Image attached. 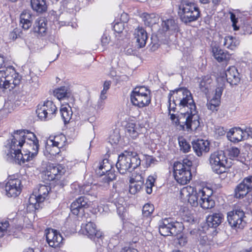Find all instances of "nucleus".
Wrapping results in <instances>:
<instances>
[{"label": "nucleus", "instance_id": "f257e3e1", "mask_svg": "<svg viewBox=\"0 0 252 252\" xmlns=\"http://www.w3.org/2000/svg\"><path fill=\"white\" fill-rule=\"evenodd\" d=\"M213 191L212 189L204 187L196 189L191 186L183 188L180 191V197L192 207L199 206L207 210L213 208L215 202L213 198Z\"/></svg>", "mask_w": 252, "mask_h": 252}, {"label": "nucleus", "instance_id": "f03ea898", "mask_svg": "<svg viewBox=\"0 0 252 252\" xmlns=\"http://www.w3.org/2000/svg\"><path fill=\"white\" fill-rule=\"evenodd\" d=\"M170 119L172 124L179 130L195 132L201 127V118L196 108L177 114H170Z\"/></svg>", "mask_w": 252, "mask_h": 252}, {"label": "nucleus", "instance_id": "7ed1b4c3", "mask_svg": "<svg viewBox=\"0 0 252 252\" xmlns=\"http://www.w3.org/2000/svg\"><path fill=\"white\" fill-rule=\"evenodd\" d=\"M21 150L16 141H11L5 146V153L8 160L19 165L33 160L38 155L39 150L23 145Z\"/></svg>", "mask_w": 252, "mask_h": 252}, {"label": "nucleus", "instance_id": "20e7f679", "mask_svg": "<svg viewBox=\"0 0 252 252\" xmlns=\"http://www.w3.org/2000/svg\"><path fill=\"white\" fill-rule=\"evenodd\" d=\"M192 162L188 158L175 161L171 167L172 175L175 181L180 185H186L192 179L191 169Z\"/></svg>", "mask_w": 252, "mask_h": 252}, {"label": "nucleus", "instance_id": "39448f33", "mask_svg": "<svg viewBox=\"0 0 252 252\" xmlns=\"http://www.w3.org/2000/svg\"><path fill=\"white\" fill-rule=\"evenodd\" d=\"M169 101H173L179 107V112L183 113L196 108L190 91L185 88L172 91L169 94Z\"/></svg>", "mask_w": 252, "mask_h": 252}, {"label": "nucleus", "instance_id": "423d86ee", "mask_svg": "<svg viewBox=\"0 0 252 252\" xmlns=\"http://www.w3.org/2000/svg\"><path fill=\"white\" fill-rule=\"evenodd\" d=\"M141 163V160L136 153L125 151L119 155L116 167L121 174H125L137 168Z\"/></svg>", "mask_w": 252, "mask_h": 252}, {"label": "nucleus", "instance_id": "0eeeda50", "mask_svg": "<svg viewBox=\"0 0 252 252\" xmlns=\"http://www.w3.org/2000/svg\"><path fill=\"white\" fill-rule=\"evenodd\" d=\"M21 79V76L11 67L0 70V92L11 91L20 84Z\"/></svg>", "mask_w": 252, "mask_h": 252}, {"label": "nucleus", "instance_id": "6e6552de", "mask_svg": "<svg viewBox=\"0 0 252 252\" xmlns=\"http://www.w3.org/2000/svg\"><path fill=\"white\" fill-rule=\"evenodd\" d=\"M50 191L48 186L40 185L37 191L29 197L26 205V211L29 213H34L40 208V204L47 198Z\"/></svg>", "mask_w": 252, "mask_h": 252}, {"label": "nucleus", "instance_id": "1a4fd4ad", "mask_svg": "<svg viewBox=\"0 0 252 252\" xmlns=\"http://www.w3.org/2000/svg\"><path fill=\"white\" fill-rule=\"evenodd\" d=\"M208 160L212 170L218 174L226 172L231 166V162L228 161L227 158L222 152L212 153Z\"/></svg>", "mask_w": 252, "mask_h": 252}, {"label": "nucleus", "instance_id": "9d476101", "mask_svg": "<svg viewBox=\"0 0 252 252\" xmlns=\"http://www.w3.org/2000/svg\"><path fill=\"white\" fill-rule=\"evenodd\" d=\"M179 14L182 21L188 23L196 20L200 16V12L194 4L183 2L180 5Z\"/></svg>", "mask_w": 252, "mask_h": 252}, {"label": "nucleus", "instance_id": "9b49d317", "mask_svg": "<svg viewBox=\"0 0 252 252\" xmlns=\"http://www.w3.org/2000/svg\"><path fill=\"white\" fill-rule=\"evenodd\" d=\"M11 141H16L20 148L25 145L34 149H39V140L35 134L29 131H21L15 134Z\"/></svg>", "mask_w": 252, "mask_h": 252}, {"label": "nucleus", "instance_id": "f8f14e48", "mask_svg": "<svg viewBox=\"0 0 252 252\" xmlns=\"http://www.w3.org/2000/svg\"><path fill=\"white\" fill-rule=\"evenodd\" d=\"M131 103L139 107L148 105L151 102L150 92L144 87L135 88L130 95Z\"/></svg>", "mask_w": 252, "mask_h": 252}, {"label": "nucleus", "instance_id": "ddd939ff", "mask_svg": "<svg viewBox=\"0 0 252 252\" xmlns=\"http://www.w3.org/2000/svg\"><path fill=\"white\" fill-rule=\"evenodd\" d=\"M65 141L66 138L63 134L50 137L45 145L44 154L46 156H54L59 154L60 152V149L64 146Z\"/></svg>", "mask_w": 252, "mask_h": 252}, {"label": "nucleus", "instance_id": "4468645a", "mask_svg": "<svg viewBox=\"0 0 252 252\" xmlns=\"http://www.w3.org/2000/svg\"><path fill=\"white\" fill-rule=\"evenodd\" d=\"M57 111V108L55 104L52 101L47 100L38 105L36 114L39 119L44 120L54 117Z\"/></svg>", "mask_w": 252, "mask_h": 252}, {"label": "nucleus", "instance_id": "2eb2a0df", "mask_svg": "<svg viewBox=\"0 0 252 252\" xmlns=\"http://www.w3.org/2000/svg\"><path fill=\"white\" fill-rule=\"evenodd\" d=\"M67 172V168L63 164H49L42 174L48 180H60Z\"/></svg>", "mask_w": 252, "mask_h": 252}, {"label": "nucleus", "instance_id": "dca6fc26", "mask_svg": "<svg viewBox=\"0 0 252 252\" xmlns=\"http://www.w3.org/2000/svg\"><path fill=\"white\" fill-rule=\"evenodd\" d=\"M184 230L183 224L179 222L169 221L164 220L159 227V232L161 235L169 236L171 234H178Z\"/></svg>", "mask_w": 252, "mask_h": 252}, {"label": "nucleus", "instance_id": "f3484780", "mask_svg": "<svg viewBox=\"0 0 252 252\" xmlns=\"http://www.w3.org/2000/svg\"><path fill=\"white\" fill-rule=\"evenodd\" d=\"M193 151L198 157H201L208 154L211 150V141L206 138H197L192 142Z\"/></svg>", "mask_w": 252, "mask_h": 252}, {"label": "nucleus", "instance_id": "a211bd4d", "mask_svg": "<svg viewBox=\"0 0 252 252\" xmlns=\"http://www.w3.org/2000/svg\"><path fill=\"white\" fill-rule=\"evenodd\" d=\"M81 233L94 241L101 239L104 237V233L98 229L96 225L92 222L82 224L81 228Z\"/></svg>", "mask_w": 252, "mask_h": 252}, {"label": "nucleus", "instance_id": "6ab92c4d", "mask_svg": "<svg viewBox=\"0 0 252 252\" xmlns=\"http://www.w3.org/2000/svg\"><path fill=\"white\" fill-rule=\"evenodd\" d=\"M244 212L241 210L231 211L227 214V220L230 225L234 228H242L245 224Z\"/></svg>", "mask_w": 252, "mask_h": 252}, {"label": "nucleus", "instance_id": "aec40b11", "mask_svg": "<svg viewBox=\"0 0 252 252\" xmlns=\"http://www.w3.org/2000/svg\"><path fill=\"white\" fill-rule=\"evenodd\" d=\"M46 241L49 246L59 248L63 245V237L57 230L48 228L45 230Z\"/></svg>", "mask_w": 252, "mask_h": 252}, {"label": "nucleus", "instance_id": "412c9836", "mask_svg": "<svg viewBox=\"0 0 252 252\" xmlns=\"http://www.w3.org/2000/svg\"><path fill=\"white\" fill-rule=\"evenodd\" d=\"M5 194L8 197H16L22 190L21 182L20 179L10 178L5 185Z\"/></svg>", "mask_w": 252, "mask_h": 252}, {"label": "nucleus", "instance_id": "4be33fe9", "mask_svg": "<svg viewBox=\"0 0 252 252\" xmlns=\"http://www.w3.org/2000/svg\"><path fill=\"white\" fill-rule=\"evenodd\" d=\"M89 206V203L88 199L81 196L72 203L71 211L73 215L77 217H82L84 214V210Z\"/></svg>", "mask_w": 252, "mask_h": 252}, {"label": "nucleus", "instance_id": "5701e85b", "mask_svg": "<svg viewBox=\"0 0 252 252\" xmlns=\"http://www.w3.org/2000/svg\"><path fill=\"white\" fill-rule=\"evenodd\" d=\"M144 176L140 173H134L130 177L129 192L132 194H135L139 192L143 185Z\"/></svg>", "mask_w": 252, "mask_h": 252}, {"label": "nucleus", "instance_id": "b1692460", "mask_svg": "<svg viewBox=\"0 0 252 252\" xmlns=\"http://www.w3.org/2000/svg\"><path fill=\"white\" fill-rule=\"evenodd\" d=\"M239 161L247 166L252 167V146L244 144L241 150Z\"/></svg>", "mask_w": 252, "mask_h": 252}, {"label": "nucleus", "instance_id": "393cba45", "mask_svg": "<svg viewBox=\"0 0 252 252\" xmlns=\"http://www.w3.org/2000/svg\"><path fill=\"white\" fill-rule=\"evenodd\" d=\"M245 131L239 127H233L227 132L226 137L229 141L237 143L245 139Z\"/></svg>", "mask_w": 252, "mask_h": 252}, {"label": "nucleus", "instance_id": "a878e982", "mask_svg": "<svg viewBox=\"0 0 252 252\" xmlns=\"http://www.w3.org/2000/svg\"><path fill=\"white\" fill-rule=\"evenodd\" d=\"M32 15L29 10H24L20 16V25L24 30H29L32 24Z\"/></svg>", "mask_w": 252, "mask_h": 252}, {"label": "nucleus", "instance_id": "bb28decb", "mask_svg": "<svg viewBox=\"0 0 252 252\" xmlns=\"http://www.w3.org/2000/svg\"><path fill=\"white\" fill-rule=\"evenodd\" d=\"M141 128L135 123L129 122L126 127V135L129 139H135L139 136L140 133Z\"/></svg>", "mask_w": 252, "mask_h": 252}, {"label": "nucleus", "instance_id": "cd10ccee", "mask_svg": "<svg viewBox=\"0 0 252 252\" xmlns=\"http://www.w3.org/2000/svg\"><path fill=\"white\" fill-rule=\"evenodd\" d=\"M225 77L231 85L238 84L240 81V74L236 67L230 66L225 71Z\"/></svg>", "mask_w": 252, "mask_h": 252}, {"label": "nucleus", "instance_id": "c85d7f7f", "mask_svg": "<svg viewBox=\"0 0 252 252\" xmlns=\"http://www.w3.org/2000/svg\"><path fill=\"white\" fill-rule=\"evenodd\" d=\"M47 23L45 19L39 18L36 20L33 28V32L37 36H42L47 32Z\"/></svg>", "mask_w": 252, "mask_h": 252}, {"label": "nucleus", "instance_id": "c756f323", "mask_svg": "<svg viewBox=\"0 0 252 252\" xmlns=\"http://www.w3.org/2000/svg\"><path fill=\"white\" fill-rule=\"evenodd\" d=\"M212 52L214 58L220 63L227 62L231 58V55L228 52L224 51L219 47H214Z\"/></svg>", "mask_w": 252, "mask_h": 252}, {"label": "nucleus", "instance_id": "7c9ffc66", "mask_svg": "<svg viewBox=\"0 0 252 252\" xmlns=\"http://www.w3.org/2000/svg\"><path fill=\"white\" fill-rule=\"evenodd\" d=\"M31 6L33 11L40 14L46 12L48 9L46 0H31Z\"/></svg>", "mask_w": 252, "mask_h": 252}, {"label": "nucleus", "instance_id": "2f4dec72", "mask_svg": "<svg viewBox=\"0 0 252 252\" xmlns=\"http://www.w3.org/2000/svg\"><path fill=\"white\" fill-rule=\"evenodd\" d=\"M134 38L139 47L144 46L147 39V34L146 31L142 28H137L135 30Z\"/></svg>", "mask_w": 252, "mask_h": 252}, {"label": "nucleus", "instance_id": "473e14b6", "mask_svg": "<svg viewBox=\"0 0 252 252\" xmlns=\"http://www.w3.org/2000/svg\"><path fill=\"white\" fill-rule=\"evenodd\" d=\"M60 112L64 123H68L71 119L73 113L71 107L67 104H62L60 108Z\"/></svg>", "mask_w": 252, "mask_h": 252}, {"label": "nucleus", "instance_id": "72a5a7b5", "mask_svg": "<svg viewBox=\"0 0 252 252\" xmlns=\"http://www.w3.org/2000/svg\"><path fill=\"white\" fill-rule=\"evenodd\" d=\"M223 215L220 213H214L207 217L206 221L209 227H216L221 222Z\"/></svg>", "mask_w": 252, "mask_h": 252}, {"label": "nucleus", "instance_id": "f704fd0d", "mask_svg": "<svg viewBox=\"0 0 252 252\" xmlns=\"http://www.w3.org/2000/svg\"><path fill=\"white\" fill-rule=\"evenodd\" d=\"M250 190L242 181L235 188L234 196L237 199L244 198L250 192Z\"/></svg>", "mask_w": 252, "mask_h": 252}, {"label": "nucleus", "instance_id": "c9c22d12", "mask_svg": "<svg viewBox=\"0 0 252 252\" xmlns=\"http://www.w3.org/2000/svg\"><path fill=\"white\" fill-rule=\"evenodd\" d=\"M239 43V40L233 36L228 35L224 38L223 45L229 50H234Z\"/></svg>", "mask_w": 252, "mask_h": 252}, {"label": "nucleus", "instance_id": "e433bc0d", "mask_svg": "<svg viewBox=\"0 0 252 252\" xmlns=\"http://www.w3.org/2000/svg\"><path fill=\"white\" fill-rule=\"evenodd\" d=\"M229 14L233 30L238 31L240 28L239 21L241 18V13L238 10H234L230 12Z\"/></svg>", "mask_w": 252, "mask_h": 252}, {"label": "nucleus", "instance_id": "4c0bfd02", "mask_svg": "<svg viewBox=\"0 0 252 252\" xmlns=\"http://www.w3.org/2000/svg\"><path fill=\"white\" fill-rule=\"evenodd\" d=\"M54 95L58 99H63L71 96L70 91L65 87L56 89L53 92Z\"/></svg>", "mask_w": 252, "mask_h": 252}, {"label": "nucleus", "instance_id": "58836bf2", "mask_svg": "<svg viewBox=\"0 0 252 252\" xmlns=\"http://www.w3.org/2000/svg\"><path fill=\"white\" fill-rule=\"evenodd\" d=\"M180 151L183 153H188L190 151L191 145L189 140L183 136H180L178 139Z\"/></svg>", "mask_w": 252, "mask_h": 252}, {"label": "nucleus", "instance_id": "ea45409f", "mask_svg": "<svg viewBox=\"0 0 252 252\" xmlns=\"http://www.w3.org/2000/svg\"><path fill=\"white\" fill-rule=\"evenodd\" d=\"M111 168L112 166L108 160L105 159L103 160L100 163L97 170V173L100 176H103L105 174V173H107L108 171L111 169Z\"/></svg>", "mask_w": 252, "mask_h": 252}, {"label": "nucleus", "instance_id": "a19ab883", "mask_svg": "<svg viewBox=\"0 0 252 252\" xmlns=\"http://www.w3.org/2000/svg\"><path fill=\"white\" fill-rule=\"evenodd\" d=\"M221 94V91L220 90L215 98H212L209 101L207 104L208 109L212 111L216 110L217 107L220 104Z\"/></svg>", "mask_w": 252, "mask_h": 252}, {"label": "nucleus", "instance_id": "79ce46f5", "mask_svg": "<svg viewBox=\"0 0 252 252\" xmlns=\"http://www.w3.org/2000/svg\"><path fill=\"white\" fill-rule=\"evenodd\" d=\"M156 177L154 175H149L146 179L145 184V191L148 194H151L153 191V187L154 186Z\"/></svg>", "mask_w": 252, "mask_h": 252}, {"label": "nucleus", "instance_id": "37998d69", "mask_svg": "<svg viewBox=\"0 0 252 252\" xmlns=\"http://www.w3.org/2000/svg\"><path fill=\"white\" fill-rule=\"evenodd\" d=\"M157 160L153 156L147 154L143 155L142 164L144 167L148 168L155 164Z\"/></svg>", "mask_w": 252, "mask_h": 252}, {"label": "nucleus", "instance_id": "c03bdc74", "mask_svg": "<svg viewBox=\"0 0 252 252\" xmlns=\"http://www.w3.org/2000/svg\"><path fill=\"white\" fill-rule=\"evenodd\" d=\"M240 150L237 147H231L227 150V155L231 159L239 161Z\"/></svg>", "mask_w": 252, "mask_h": 252}, {"label": "nucleus", "instance_id": "a18cd8bd", "mask_svg": "<svg viewBox=\"0 0 252 252\" xmlns=\"http://www.w3.org/2000/svg\"><path fill=\"white\" fill-rule=\"evenodd\" d=\"M121 18L124 20L123 22L116 23L113 27L114 31L118 33L122 32L124 30V22L127 20V15L123 13L121 15Z\"/></svg>", "mask_w": 252, "mask_h": 252}, {"label": "nucleus", "instance_id": "49530a36", "mask_svg": "<svg viewBox=\"0 0 252 252\" xmlns=\"http://www.w3.org/2000/svg\"><path fill=\"white\" fill-rule=\"evenodd\" d=\"M154 211V205L148 203L145 204L143 207L142 214L145 217H149L153 214Z\"/></svg>", "mask_w": 252, "mask_h": 252}, {"label": "nucleus", "instance_id": "de8ad7c7", "mask_svg": "<svg viewBox=\"0 0 252 252\" xmlns=\"http://www.w3.org/2000/svg\"><path fill=\"white\" fill-rule=\"evenodd\" d=\"M9 227V224L7 221L0 222V236L4 235L7 232Z\"/></svg>", "mask_w": 252, "mask_h": 252}, {"label": "nucleus", "instance_id": "09e8293b", "mask_svg": "<svg viewBox=\"0 0 252 252\" xmlns=\"http://www.w3.org/2000/svg\"><path fill=\"white\" fill-rule=\"evenodd\" d=\"M120 136L118 133L111 134L109 137V142L112 145H116L119 144Z\"/></svg>", "mask_w": 252, "mask_h": 252}, {"label": "nucleus", "instance_id": "8fccbe9b", "mask_svg": "<svg viewBox=\"0 0 252 252\" xmlns=\"http://www.w3.org/2000/svg\"><path fill=\"white\" fill-rule=\"evenodd\" d=\"M181 232H180L177 235V240L178 243L180 246H183L186 244L187 242V236L184 234H181Z\"/></svg>", "mask_w": 252, "mask_h": 252}, {"label": "nucleus", "instance_id": "3c124183", "mask_svg": "<svg viewBox=\"0 0 252 252\" xmlns=\"http://www.w3.org/2000/svg\"><path fill=\"white\" fill-rule=\"evenodd\" d=\"M104 179L106 182L111 181L115 179L116 176L114 170L111 168L108 171L107 173H105Z\"/></svg>", "mask_w": 252, "mask_h": 252}, {"label": "nucleus", "instance_id": "603ef678", "mask_svg": "<svg viewBox=\"0 0 252 252\" xmlns=\"http://www.w3.org/2000/svg\"><path fill=\"white\" fill-rule=\"evenodd\" d=\"M242 181L250 191H251L252 189V176L245 177Z\"/></svg>", "mask_w": 252, "mask_h": 252}, {"label": "nucleus", "instance_id": "864d4df0", "mask_svg": "<svg viewBox=\"0 0 252 252\" xmlns=\"http://www.w3.org/2000/svg\"><path fill=\"white\" fill-rule=\"evenodd\" d=\"M197 240L199 243L203 245L205 244L207 242V238L206 235L204 233H199L197 236Z\"/></svg>", "mask_w": 252, "mask_h": 252}, {"label": "nucleus", "instance_id": "5fc2aeb1", "mask_svg": "<svg viewBox=\"0 0 252 252\" xmlns=\"http://www.w3.org/2000/svg\"><path fill=\"white\" fill-rule=\"evenodd\" d=\"M18 35L17 33V31L13 30L10 32L9 34V39L12 41L16 40L18 38Z\"/></svg>", "mask_w": 252, "mask_h": 252}, {"label": "nucleus", "instance_id": "6e6d98bb", "mask_svg": "<svg viewBox=\"0 0 252 252\" xmlns=\"http://www.w3.org/2000/svg\"><path fill=\"white\" fill-rule=\"evenodd\" d=\"M110 86L109 82H105L103 85V90L102 93H105L108 90Z\"/></svg>", "mask_w": 252, "mask_h": 252}, {"label": "nucleus", "instance_id": "4d7b16f0", "mask_svg": "<svg viewBox=\"0 0 252 252\" xmlns=\"http://www.w3.org/2000/svg\"><path fill=\"white\" fill-rule=\"evenodd\" d=\"M121 252H138V251L134 249L124 248Z\"/></svg>", "mask_w": 252, "mask_h": 252}, {"label": "nucleus", "instance_id": "13d9d810", "mask_svg": "<svg viewBox=\"0 0 252 252\" xmlns=\"http://www.w3.org/2000/svg\"><path fill=\"white\" fill-rule=\"evenodd\" d=\"M199 0L202 3L206 4V3H209L211 0ZM211 0L214 3H217V2H219L220 0Z\"/></svg>", "mask_w": 252, "mask_h": 252}, {"label": "nucleus", "instance_id": "bf43d9fd", "mask_svg": "<svg viewBox=\"0 0 252 252\" xmlns=\"http://www.w3.org/2000/svg\"><path fill=\"white\" fill-rule=\"evenodd\" d=\"M154 16H152L151 15H147L146 17V20H147V22L149 24L153 23L154 20H153V18Z\"/></svg>", "mask_w": 252, "mask_h": 252}, {"label": "nucleus", "instance_id": "052dcab7", "mask_svg": "<svg viewBox=\"0 0 252 252\" xmlns=\"http://www.w3.org/2000/svg\"><path fill=\"white\" fill-rule=\"evenodd\" d=\"M4 65V60L3 58L0 56V68H2Z\"/></svg>", "mask_w": 252, "mask_h": 252}, {"label": "nucleus", "instance_id": "680f3d73", "mask_svg": "<svg viewBox=\"0 0 252 252\" xmlns=\"http://www.w3.org/2000/svg\"><path fill=\"white\" fill-rule=\"evenodd\" d=\"M217 130L218 132L220 133L221 135L224 134V131L222 127L219 128Z\"/></svg>", "mask_w": 252, "mask_h": 252}, {"label": "nucleus", "instance_id": "e2e57ef3", "mask_svg": "<svg viewBox=\"0 0 252 252\" xmlns=\"http://www.w3.org/2000/svg\"><path fill=\"white\" fill-rule=\"evenodd\" d=\"M108 41V39L106 36L103 37L102 39V43L104 45Z\"/></svg>", "mask_w": 252, "mask_h": 252}, {"label": "nucleus", "instance_id": "0e129e2a", "mask_svg": "<svg viewBox=\"0 0 252 252\" xmlns=\"http://www.w3.org/2000/svg\"><path fill=\"white\" fill-rule=\"evenodd\" d=\"M166 22L168 24H170L171 25L173 23L172 21V20H168L166 22H164V25L166 26V28L168 29L169 28V25H166Z\"/></svg>", "mask_w": 252, "mask_h": 252}, {"label": "nucleus", "instance_id": "69168bd1", "mask_svg": "<svg viewBox=\"0 0 252 252\" xmlns=\"http://www.w3.org/2000/svg\"><path fill=\"white\" fill-rule=\"evenodd\" d=\"M23 252H34V251L32 248H28L25 249Z\"/></svg>", "mask_w": 252, "mask_h": 252}, {"label": "nucleus", "instance_id": "338daca9", "mask_svg": "<svg viewBox=\"0 0 252 252\" xmlns=\"http://www.w3.org/2000/svg\"><path fill=\"white\" fill-rule=\"evenodd\" d=\"M172 252H181L180 251H173Z\"/></svg>", "mask_w": 252, "mask_h": 252}, {"label": "nucleus", "instance_id": "774afa93", "mask_svg": "<svg viewBox=\"0 0 252 252\" xmlns=\"http://www.w3.org/2000/svg\"><path fill=\"white\" fill-rule=\"evenodd\" d=\"M252 252V251H248V252Z\"/></svg>", "mask_w": 252, "mask_h": 252}]
</instances>
